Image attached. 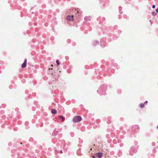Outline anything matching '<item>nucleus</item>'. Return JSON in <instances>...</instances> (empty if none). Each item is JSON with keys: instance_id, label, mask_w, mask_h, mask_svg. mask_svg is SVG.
I'll return each mask as SVG.
<instances>
[{"instance_id": "f257e3e1", "label": "nucleus", "mask_w": 158, "mask_h": 158, "mask_svg": "<svg viewBox=\"0 0 158 158\" xmlns=\"http://www.w3.org/2000/svg\"><path fill=\"white\" fill-rule=\"evenodd\" d=\"M82 119L81 116H77L74 117L73 119V121L74 123H77L80 122Z\"/></svg>"}, {"instance_id": "f03ea898", "label": "nucleus", "mask_w": 158, "mask_h": 158, "mask_svg": "<svg viewBox=\"0 0 158 158\" xmlns=\"http://www.w3.org/2000/svg\"><path fill=\"white\" fill-rule=\"evenodd\" d=\"M68 21H72L73 20V15H68L67 17Z\"/></svg>"}, {"instance_id": "7ed1b4c3", "label": "nucleus", "mask_w": 158, "mask_h": 158, "mask_svg": "<svg viewBox=\"0 0 158 158\" xmlns=\"http://www.w3.org/2000/svg\"><path fill=\"white\" fill-rule=\"evenodd\" d=\"M27 60L25 59L24 60L23 63L22 64L21 67L23 68H25L27 65Z\"/></svg>"}, {"instance_id": "20e7f679", "label": "nucleus", "mask_w": 158, "mask_h": 158, "mask_svg": "<svg viewBox=\"0 0 158 158\" xmlns=\"http://www.w3.org/2000/svg\"><path fill=\"white\" fill-rule=\"evenodd\" d=\"M102 156V153L99 152L97 154L96 156L98 158H101Z\"/></svg>"}, {"instance_id": "39448f33", "label": "nucleus", "mask_w": 158, "mask_h": 158, "mask_svg": "<svg viewBox=\"0 0 158 158\" xmlns=\"http://www.w3.org/2000/svg\"><path fill=\"white\" fill-rule=\"evenodd\" d=\"M51 112L53 114H56L57 113V111L56 109H53L51 110Z\"/></svg>"}, {"instance_id": "423d86ee", "label": "nucleus", "mask_w": 158, "mask_h": 158, "mask_svg": "<svg viewBox=\"0 0 158 158\" xmlns=\"http://www.w3.org/2000/svg\"><path fill=\"white\" fill-rule=\"evenodd\" d=\"M58 117L62 119L61 121L62 122H64L65 120L63 116H62L61 115L59 116Z\"/></svg>"}, {"instance_id": "0eeeda50", "label": "nucleus", "mask_w": 158, "mask_h": 158, "mask_svg": "<svg viewBox=\"0 0 158 158\" xmlns=\"http://www.w3.org/2000/svg\"><path fill=\"white\" fill-rule=\"evenodd\" d=\"M140 107L141 108H143L144 107V105L143 103H141L140 104Z\"/></svg>"}, {"instance_id": "6e6552de", "label": "nucleus", "mask_w": 158, "mask_h": 158, "mask_svg": "<svg viewBox=\"0 0 158 158\" xmlns=\"http://www.w3.org/2000/svg\"><path fill=\"white\" fill-rule=\"evenodd\" d=\"M56 62L57 63V64L58 65H59L60 64V63H59V61L58 60H57L56 61Z\"/></svg>"}, {"instance_id": "1a4fd4ad", "label": "nucleus", "mask_w": 158, "mask_h": 158, "mask_svg": "<svg viewBox=\"0 0 158 158\" xmlns=\"http://www.w3.org/2000/svg\"><path fill=\"white\" fill-rule=\"evenodd\" d=\"M152 14L154 16H155L156 15V13L155 11L152 12Z\"/></svg>"}, {"instance_id": "9d476101", "label": "nucleus", "mask_w": 158, "mask_h": 158, "mask_svg": "<svg viewBox=\"0 0 158 158\" xmlns=\"http://www.w3.org/2000/svg\"><path fill=\"white\" fill-rule=\"evenodd\" d=\"M155 7H156V6H155V5H153L152 6V8H155Z\"/></svg>"}, {"instance_id": "9b49d317", "label": "nucleus", "mask_w": 158, "mask_h": 158, "mask_svg": "<svg viewBox=\"0 0 158 158\" xmlns=\"http://www.w3.org/2000/svg\"><path fill=\"white\" fill-rule=\"evenodd\" d=\"M156 11L158 13V8L156 9Z\"/></svg>"}, {"instance_id": "f8f14e48", "label": "nucleus", "mask_w": 158, "mask_h": 158, "mask_svg": "<svg viewBox=\"0 0 158 158\" xmlns=\"http://www.w3.org/2000/svg\"><path fill=\"white\" fill-rule=\"evenodd\" d=\"M92 157L93 158H96L95 157V156H93Z\"/></svg>"}, {"instance_id": "ddd939ff", "label": "nucleus", "mask_w": 158, "mask_h": 158, "mask_svg": "<svg viewBox=\"0 0 158 158\" xmlns=\"http://www.w3.org/2000/svg\"><path fill=\"white\" fill-rule=\"evenodd\" d=\"M148 102V101H146L145 102H144V103H147Z\"/></svg>"}, {"instance_id": "4468645a", "label": "nucleus", "mask_w": 158, "mask_h": 158, "mask_svg": "<svg viewBox=\"0 0 158 158\" xmlns=\"http://www.w3.org/2000/svg\"><path fill=\"white\" fill-rule=\"evenodd\" d=\"M60 152L61 153H63V152H62V151H61Z\"/></svg>"}, {"instance_id": "2eb2a0df", "label": "nucleus", "mask_w": 158, "mask_h": 158, "mask_svg": "<svg viewBox=\"0 0 158 158\" xmlns=\"http://www.w3.org/2000/svg\"><path fill=\"white\" fill-rule=\"evenodd\" d=\"M51 66L52 67H53V65L52 64V65H51Z\"/></svg>"}, {"instance_id": "dca6fc26", "label": "nucleus", "mask_w": 158, "mask_h": 158, "mask_svg": "<svg viewBox=\"0 0 158 158\" xmlns=\"http://www.w3.org/2000/svg\"><path fill=\"white\" fill-rule=\"evenodd\" d=\"M49 69L52 70V69Z\"/></svg>"}, {"instance_id": "f3484780", "label": "nucleus", "mask_w": 158, "mask_h": 158, "mask_svg": "<svg viewBox=\"0 0 158 158\" xmlns=\"http://www.w3.org/2000/svg\"><path fill=\"white\" fill-rule=\"evenodd\" d=\"M157 129H158V126H157Z\"/></svg>"}, {"instance_id": "a211bd4d", "label": "nucleus", "mask_w": 158, "mask_h": 158, "mask_svg": "<svg viewBox=\"0 0 158 158\" xmlns=\"http://www.w3.org/2000/svg\"><path fill=\"white\" fill-rule=\"evenodd\" d=\"M59 73H60L61 71H59Z\"/></svg>"}]
</instances>
